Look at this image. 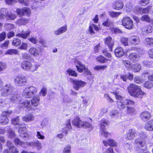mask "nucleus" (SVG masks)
<instances>
[{"mask_svg":"<svg viewBox=\"0 0 153 153\" xmlns=\"http://www.w3.org/2000/svg\"><path fill=\"white\" fill-rule=\"evenodd\" d=\"M40 98L39 95L34 97L30 101L26 100L22 103L19 104V106L24 107L29 111H35L37 109V106L39 103Z\"/></svg>","mask_w":153,"mask_h":153,"instance_id":"1","label":"nucleus"},{"mask_svg":"<svg viewBox=\"0 0 153 153\" xmlns=\"http://www.w3.org/2000/svg\"><path fill=\"white\" fill-rule=\"evenodd\" d=\"M139 137L137 138L135 142L138 146L137 149L138 152L141 153H149L147 150L146 139L148 138L147 134L142 132L139 134Z\"/></svg>","mask_w":153,"mask_h":153,"instance_id":"2","label":"nucleus"},{"mask_svg":"<svg viewBox=\"0 0 153 153\" xmlns=\"http://www.w3.org/2000/svg\"><path fill=\"white\" fill-rule=\"evenodd\" d=\"M111 92L115 95V97L117 100V104L118 108L120 110L125 109L126 107V105H132L134 104V102L133 101L128 99H125L117 91Z\"/></svg>","mask_w":153,"mask_h":153,"instance_id":"3","label":"nucleus"},{"mask_svg":"<svg viewBox=\"0 0 153 153\" xmlns=\"http://www.w3.org/2000/svg\"><path fill=\"white\" fill-rule=\"evenodd\" d=\"M128 88L130 94L135 97H141L145 94V93L142 91L140 86L135 84H130Z\"/></svg>","mask_w":153,"mask_h":153,"instance_id":"4","label":"nucleus"},{"mask_svg":"<svg viewBox=\"0 0 153 153\" xmlns=\"http://www.w3.org/2000/svg\"><path fill=\"white\" fill-rule=\"evenodd\" d=\"M21 67L25 71L34 72L38 69L39 66L36 65H33L30 62L25 61L21 63Z\"/></svg>","mask_w":153,"mask_h":153,"instance_id":"5","label":"nucleus"},{"mask_svg":"<svg viewBox=\"0 0 153 153\" xmlns=\"http://www.w3.org/2000/svg\"><path fill=\"white\" fill-rule=\"evenodd\" d=\"M75 63L76 65L77 71L80 73L84 71V74L85 76L91 75V73L90 71L88 70L85 66L82 64L79 61L76 60L75 61Z\"/></svg>","mask_w":153,"mask_h":153,"instance_id":"6","label":"nucleus"},{"mask_svg":"<svg viewBox=\"0 0 153 153\" xmlns=\"http://www.w3.org/2000/svg\"><path fill=\"white\" fill-rule=\"evenodd\" d=\"M37 92V89L33 86H30L26 88L24 90L23 95L27 98H32Z\"/></svg>","mask_w":153,"mask_h":153,"instance_id":"7","label":"nucleus"},{"mask_svg":"<svg viewBox=\"0 0 153 153\" xmlns=\"http://www.w3.org/2000/svg\"><path fill=\"white\" fill-rule=\"evenodd\" d=\"M13 90V87L10 84L5 85L1 91V95L3 97H7L12 94Z\"/></svg>","mask_w":153,"mask_h":153,"instance_id":"8","label":"nucleus"},{"mask_svg":"<svg viewBox=\"0 0 153 153\" xmlns=\"http://www.w3.org/2000/svg\"><path fill=\"white\" fill-rule=\"evenodd\" d=\"M27 81V78L23 75L17 76L14 77V82L15 84L19 86L25 85Z\"/></svg>","mask_w":153,"mask_h":153,"instance_id":"9","label":"nucleus"},{"mask_svg":"<svg viewBox=\"0 0 153 153\" xmlns=\"http://www.w3.org/2000/svg\"><path fill=\"white\" fill-rule=\"evenodd\" d=\"M122 25L126 28L131 29L133 28V21L128 17H126L123 18L122 20Z\"/></svg>","mask_w":153,"mask_h":153,"instance_id":"10","label":"nucleus"},{"mask_svg":"<svg viewBox=\"0 0 153 153\" xmlns=\"http://www.w3.org/2000/svg\"><path fill=\"white\" fill-rule=\"evenodd\" d=\"M16 12L17 14L20 16H29L31 13V10L28 7H25L22 9H17Z\"/></svg>","mask_w":153,"mask_h":153,"instance_id":"11","label":"nucleus"},{"mask_svg":"<svg viewBox=\"0 0 153 153\" xmlns=\"http://www.w3.org/2000/svg\"><path fill=\"white\" fill-rule=\"evenodd\" d=\"M71 82L73 84V87L76 90H78L81 87H84L86 83L81 80H74L72 79Z\"/></svg>","mask_w":153,"mask_h":153,"instance_id":"12","label":"nucleus"},{"mask_svg":"<svg viewBox=\"0 0 153 153\" xmlns=\"http://www.w3.org/2000/svg\"><path fill=\"white\" fill-rule=\"evenodd\" d=\"M136 134V132L134 130L129 129L125 135L126 140H131L134 138Z\"/></svg>","mask_w":153,"mask_h":153,"instance_id":"13","label":"nucleus"},{"mask_svg":"<svg viewBox=\"0 0 153 153\" xmlns=\"http://www.w3.org/2000/svg\"><path fill=\"white\" fill-rule=\"evenodd\" d=\"M140 41L139 37L137 36H131L129 38V41L133 45H136L139 44Z\"/></svg>","mask_w":153,"mask_h":153,"instance_id":"14","label":"nucleus"},{"mask_svg":"<svg viewBox=\"0 0 153 153\" xmlns=\"http://www.w3.org/2000/svg\"><path fill=\"white\" fill-rule=\"evenodd\" d=\"M31 33V31L28 30L27 31H23L22 33H18L16 35V36L18 37H21L22 38L25 39L29 37Z\"/></svg>","mask_w":153,"mask_h":153,"instance_id":"15","label":"nucleus"},{"mask_svg":"<svg viewBox=\"0 0 153 153\" xmlns=\"http://www.w3.org/2000/svg\"><path fill=\"white\" fill-rule=\"evenodd\" d=\"M105 41V44L107 45L109 48L110 50L112 51V48L114 44V41L112 38L108 36L105 38L104 39Z\"/></svg>","mask_w":153,"mask_h":153,"instance_id":"16","label":"nucleus"},{"mask_svg":"<svg viewBox=\"0 0 153 153\" xmlns=\"http://www.w3.org/2000/svg\"><path fill=\"white\" fill-rule=\"evenodd\" d=\"M29 53L34 57L38 56L39 54V51L35 47H32L29 50Z\"/></svg>","mask_w":153,"mask_h":153,"instance_id":"17","label":"nucleus"},{"mask_svg":"<svg viewBox=\"0 0 153 153\" xmlns=\"http://www.w3.org/2000/svg\"><path fill=\"white\" fill-rule=\"evenodd\" d=\"M123 6V3L120 1L118 0L114 2L113 7L115 9L120 10L121 9Z\"/></svg>","mask_w":153,"mask_h":153,"instance_id":"18","label":"nucleus"},{"mask_svg":"<svg viewBox=\"0 0 153 153\" xmlns=\"http://www.w3.org/2000/svg\"><path fill=\"white\" fill-rule=\"evenodd\" d=\"M35 117L32 114H27L22 117V120L25 122H31L34 120Z\"/></svg>","mask_w":153,"mask_h":153,"instance_id":"19","label":"nucleus"},{"mask_svg":"<svg viewBox=\"0 0 153 153\" xmlns=\"http://www.w3.org/2000/svg\"><path fill=\"white\" fill-rule=\"evenodd\" d=\"M142 30L143 34L146 35L152 32V27L150 25L146 26L142 29Z\"/></svg>","mask_w":153,"mask_h":153,"instance_id":"20","label":"nucleus"},{"mask_svg":"<svg viewBox=\"0 0 153 153\" xmlns=\"http://www.w3.org/2000/svg\"><path fill=\"white\" fill-rule=\"evenodd\" d=\"M129 59L133 62H135L139 59L140 56L138 54L135 53H131L128 56Z\"/></svg>","mask_w":153,"mask_h":153,"instance_id":"21","label":"nucleus"},{"mask_svg":"<svg viewBox=\"0 0 153 153\" xmlns=\"http://www.w3.org/2000/svg\"><path fill=\"white\" fill-rule=\"evenodd\" d=\"M71 128L70 120L69 119L67 120L66 122L65 127L62 130V132L63 133L66 134L68 133V131Z\"/></svg>","mask_w":153,"mask_h":153,"instance_id":"22","label":"nucleus"},{"mask_svg":"<svg viewBox=\"0 0 153 153\" xmlns=\"http://www.w3.org/2000/svg\"><path fill=\"white\" fill-rule=\"evenodd\" d=\"M27 144L28 145L33 148L36 147L38 150H40L41 148V143L38 141L35 142L27 143Z\"/></svg>","mask_w":153,"mask_h":153,"instance_id":"23","label":"nucleus"},{"mask_svg":"<svg viewBox=\"0 0 153 153\" xmlns=\"http://www.w3.org/2000/svg\"><path fill=\"white\" fill-rule=\"evenodd\" d=\"M82 121L78 117H76L72 121V123L73 125L77 128L81 127Z\"/></svg>","mask_w":153,"mask_h":153,"instance_id":"24","label":"nucleus"},{"mask_svg":"<svg viewBox=\"0 0 153 153\" xmlns=\"http://www.w3.org/2000/svg\"><path fill=\"white\" fill-rule=\"evenodd\" d=\"M140 117L143 120L146 121L150 118L151 114L148 112L146 111H144L141 113Z\"/></svg>","mask_w":153,"mask_h":153,"instance_id":"25","label":"nucleus"},{"mask_svg":"<svg viewBox=\"0 0 153 153\" xmlns=\"http://www.w3.org/2000/svg\"><path fill=\"white\" fill-rule=\"evenodd\" d=\"M145 128L149 131H153V120H150L147 122L145 125Z\"/></svg>","mask_w":153,"mask_h":153,"instance_id":"26","label":"nucleus"},{"mask_svg":"<svg viewBox=\"0 0 153 153\" xmlns=\"http://www.w3.org/2000/svg\"><path fill=\"white\" fill-rule=\"evenodd\" d=\"M67 26L66 25H65L62 26L57 30L54 32V34L56 35H59L65 32L67 30Z\"/></svg>","mask_w":153,"mask_h":153,"instance_id":"27","label":"nucleus"},{"mask_svg":"<svg viewBox=\"0 0 153 153\" xmlns=\"http://www.w3.org/2000/svg\"><path fill=\"white\" fill-rule=\"evenodd\" d=\"M115 54L118 57H121L124 54V52L121 48H117L115 51Z\"/></svg>","mask_w":153,"mask_h":153,"instance_id":"28","label":"nucleus"},{"mask_svg":"<svg viewBox=\"0 0 153 153\" xmlns=\"http://www.w3.org/2000/svg\"><path fill=\"white\" fill-rule=\"evenodd\" d=\"M109 124L108 122L105 119H102L100 122V128L101 131H105V125L106 126L108 125Z\"/></svg>","mask_w":153,"mask_h":153,"instance_id":"29","label":"nucleus"},{"mask_svg":"<svg viewBox=\"0 0 153 153\" xmlns=\"http://www.w3.org/2000/svg\"><path fill=\"white\" fill-rule=\"evenodd\" d=\"M131 70L133 71L137 72L140 71L141 68V66L140 64L138 63L133 64L132 63L131 67Z\"/></svg>","mask_w":153,"mask_h":153,"instance_id":"30","label":"nucleus"},{"mask_svg":"<svg viewBox=\"0 0 153 153\" xmlns=\"http://www.w3.org/2000/svg\"><path fill=\"white\" fill-rule=\"evenodd\" d=\"M29 22V20L26 18H22L20 19L16 22V24L19 25H25L28 23Z\"/></svg>","mask_w":153,"mask_h":153,"instance_id":"31","label":"nucleus"},{"mask_svg":"<svg viewBox=\"0 0 153 153\" xmlns=\"http://www.w3.org/2000/svg\"><path fill=\"white\" fill-rule=\"evenodd\" d=\"M94 30L96 31H98L99 30V28L96 25L94 24H92L89 27L90 34H93L95 33Z\"/></svg>","mask_w":153,"mask_h":153,"instance_id":"32","label":"nucleus"},{"mask_svg":"<svg viewBox=\"0 0 153 153\" xmlns=\"http://www.w3.org/2000/svg\"><path fill=\"white\" fill-rule=\"evenodd\" d=\"M20 99L19 95L17 94H12L10 98V101L14 102L19 101Z\"/></svg>","mask_w":153,"mask_h":153,"instance_id":"33","label":"nucleus"},{"mask_svg":"<svg viewBox=\"0 0 153 153\" xmlns=\"http://www.w3.org/2000/svg\"><path fill=\"white\" fill-rule=\"evenodd\" d=\"M8 11L5 9H0V19H3L5 18L8 14Z\"/></svg>","mask_w":153,"mask_h":153,"instance_id":"34","label":"nucleus"},{"mask_svg":"<svg viewBox=\"0 0 153 153\" xmlns=\"http://www.w3.org/2000/svg\"><path fill=\"white\" fill-rule=\"evenodd\" d=\"M81 127L83 128H88L89 131H91L93 130L92 125L89 123L85 121H82Z\"/></svg>","mask_w":153,"mask_h":153,"instance_id":"35","label":"nucleus"},{"mask_svg":"<svg viewBox=\"0 0 153 153\" xmlns=\"http://www.w3.org/2000/svg\"><path fill=\"white\" fill-rule=\"evenodd\" d=\"M122 63L125 65L128 69L129 71L131 70L132 63H131L129 61L127 60L123 61Z\"/></svg>","mask_w":153,"mask_h":153,"instance_id":"36","label":"nucleus"},{"mask_svg":"<svg viewBox=\"0 0 153 153\" xmlns=\"http://www.w3.org/2000/svg\"><path fill=\"white\" fill-rule=\"evenodd\" d=\"M21 43V40L19 38H16L13 39L12 42V45L15 46H18Z\"/></svg>","mask_w":153,"mask_h":153,"instance_id":"37","label":"nucleus"},{"mask_svg":"<svg viewBox=\"0 0 153 153\" xmlns=\"http://www.w3.org/2000/svg\"><path fill=\"white\" fill-rule=\"evenodd\" d=\"M14 143L16 146H21L25 147V143L21 141L17 137L14 140Z\"/></svg>","mask_w":153,"mask_h":153,"instance_id":"38","label":"nucleus"},{"mask_svg":"<svg viewBox=\"0 0 153 153\" xmlns=\"http://www.w3.org/2000/svg\"><path fill=\"white\" fill-rule=\"evenodd\" d=\"M8 131V137L10 138H13L16 136L14 131L11 128H8L7 129Z\"/></svg>","mask_w":153,"mask_h":153,"instance_id":"39","label":"nucleus"},{"mask_svg":"<svg viewBox=\"0 0 153 153\" xmlns=\"http://www.w3.org/2000/svg\"><path fill=\"white\" fill-rule=\"evenodd\" d=\"M97 61L100 63H105L107 61L108 59L102 56H100L96 58Z\"/></svg>","mask_w":153,"mask_h":153,"instance_id":"40","label":"nucleus"},{"mask_svg":"<svg viewBox=\"0 0 153 153\" xmlns=\"http://www.w3.org/2000/svg\"><path fill=\"white\" fill-rule=\"evenodd\" d=\"M9 122V120L7 118H6L2 115L0 117V123L3 125H6Z\"/></svg>","mask_w":153,"mask_h":153,"instance_id":"41","label":"nucleus"},{"mask_svg":"<svg viewBox=\"0 0 153 153\" xmlns=\"http://www.w3.org/2000/svg\"><path fill=\"white\" fill-rule=\"evenodd\" d=\"M66 72L68 74L72 76L76 77L77 75V73L71 68L68 69Z\"/></svg>","mask_w":153,"mask_h":153,"instance_id":"42","label":"nucleus"},{"mask_svg":"<svg viewBox=\"0 0 153 153\" xmlns=\"http://www.w3.org/2000/svg\"><path fill=\"white\" fill-rule=\"evenodd\" d=\"M119 115V113L117 110H112L110 112V116L112 118L117 117Z\"/></svg>","mask_w":153,"mask_h":153,"instance_id":"43","label":"nucleus"},{"mask_svg":"<svg viewBox=\"0 0 153 153\" xmlns=\"http://www.w3.org/2000/svg\"><path fill=\"white\" fill-rule=\"evenodd\" d=\"M109 14L112 18H116L121 13L115 12L114 11H109L108 12Z\"/></svg>","mask_w":153,"mask_h":153,"instance_id":"44","label":"nucleus"},{"mask_svg":"<svg viewBox=\"0 0 153 153\" xmlns=\"http://www.w3.org/2000/svg\"><path fill=\"white\" fill-rule=\"evenodd\" d=\"M13 114V111L11 110H8L7 111H4L2 112L1 115L6 118H8L10 115Z\"/></svg>","mask_w":153,"mask_h":153,"instance_id":"45","label":"nucleus"},{"mask_svg":"<svg viewBox=\"0 0 153 153\" xmlns=\"http://www.w3.org/2000/svg\"><path fill=\"white\" fill-rule=\"evenodd\" d=\"M107 68V66L106 65H97L94 67V69L96 71L104 70Z\"/></svg>","mask_w":153,"mask_h":153,"instance_id":"46","label":"nucleus"},{"mask_svg":"<svg viewBox=\"0 0 153 153\" xmlns=\"http://www.w3.org/2000/svg\"><path fill=\"white\" fill-rule=\"evenodd\" d=\"M71 146L70 145H67L63 149V153H71Z\"/></svg>","mask_w":153,"mask_h":153,"instance_id":"47","label":"nucleus"},{"mask_svg":"<svg viewBox=\"0 0 153 153\" xmlns=\"http://www.w3.org/2000/svg\"><path fill=\"white\" fill-rule=\"evenodd\" d=\"M19 53V51L15 49H11L7 51L6 53V54H9L12 55L13 54H17Z\"/></svg>","mask_w":153,"mask_h":153,"instance_id":"48","label":"nucleus"},{"mask_svg":"<svg viewBox=\"0 0 153 153\" xmlns=\"http://www.w3.org/2000/svg\"><path fill=\"white\" fill-rule=\"evenodd\" d=\"M145 43L151 46L153 45V39L152 38H147L145 39Z\"/></svg>","mask_w":153,"mask_h":153,"instance_id":"49","label":"nucleus"},{"mask_svg":"<svg viewBox=\"0 0 153 153\" xmlns=\"http://www.w3.org/2000/svg\"><path fill=\"white\" fill-rule=\"evenodd\" d=\"M141 19L142 21H144L148 22H151V19L148 15H143L141 18Z\"/></svg>","mask_w":153,"mask_h":153,"instance_id":"50","label":"nucleus"},{"mask_svg":"<svg viewBox=\"0 0 153 153\" xmlns=\"http://www.w3.org/2000/svg\"><path fill=\"white\" fill-rule=\"evenodd\" d=\"M124 109H126L127 111V113L128 114H132L134 113L135 111L134 108L129 107L128 106H126Z\"/></svg>","mask_w":153,"mask_h":153,"instance_id":"51","label":"nucleus"},{"mask_svg":"<svg viewBox=\"0 0 153 153\" xmlns=\"http://www.w3.org/2000/svg\"><path fill=\"white\" fill-rule=\"evenodd\" d=\"M153 86V84L151 81H147L144 84V86L148 89L151 88Z\"/></svg>","mask_w":153,"mask_h":153,"instance_id":"52","label":"nucleus"},{"mask_svg":"<svg viewBox=\"0 0 153 153\" xmlns=\"http://www.w3.org/2000/svg\"><path fill=\"white\" fill-rule=\"evenodd\" d=\"M108 145L111 146L115 147L117 145L116 142L113 139H109L108 140Z\"/></svg>","mask_w":153,"mask_h":153,"instance_id":"53","label":"nucleus"},{"mask_svg":"<svg viewBox=\"0 0 153 153\" xmlns=\"http://www.w3.org/2000/svg\"><path fill=\"white\" fill-rule=\"evenodd\" d=\"M47 88L45 87H43L39 93V94L41 96L45 97L47 94Z\"/></svg>","mask_w":153,"mask_h":153,"instance_id":"54","label":"nucleus"},{"mask_svg":"<svg viewBox=\"0 0 153 153\" xmlns=\"http://www.w3.org/2000/svg\"><path fill=\"white\" fill-rule=\"evenodd\" d=\"M28 40L34 44H36L38 43V40L36 37L31 36L28 38Z\"/></svg>","mask_w":153,"mask_h":153,"instance_id":"55","label":"nucleus"},{"mask_svg":"<svg viewBox=\"0 0 153 153\" xmlns=\"http://www.w3.org/2000/svg\"><path fill=\"white\" fill-rule=\"evenodd\" d=\"M11 122L14 125L19 124V117L17 116L12 118L11 120Z\"/></svg>","mask_w":153,"mask_h":153,"instance_id":"56","label":"nucleus"},{"mask_svg":"<svg viewBox=\"0 0 153 153\" xmlns=\"http://www.w3.org/2000/svg\"><path fill=\"white\" fill-rule=\"evenodd\" d=\"M128 39L124 37H122L120 40L121 43L125 46L128 45Z\"/></svg>","mask_w":153,"mask_h":153,"instance_id":"57","label":"nucleus"},{"mask_svg":"<svg viewBox=\"0 0 153 153\" xmlns=\"http://www.w3.org/2000/svg\"><path fill=\"white\" fill-rule=\"evenodd\" d=\"M7 18L8 19L11 20H14L16 17V14L10 13L7 15Z\"/></svg>","mask_w":153,"mask_h":153,"instance_id":"58","label":"nucleus"},{"mask_svg":"<svg viewBox=\"0 0 153 153\" xmlns=\"http://www.w3.org/2000/svg\"><path fill=\"white\" fill-rule=\"evenodd\" d=\"M134 82L136 83H140L143 82V80L139 76H136L134 79Z\"/></svg>","mask_w":153,"mask_h":153,"instance_id":"59","label":"nucleus"},{"mask_svg":"<svg viewBox=\"0 0 153 153\" xmlns=\"http://www.w3.org/2000/svg\"><path fill=\"white\" fill-rule=\"evenodd\" d=\"M143 63L144 66L148 67H150L152 66L151 65H152L153 62L146 60L143 61Z\"/></svg>","mask_w":153,"mask_h":153,"instance_id":"60","label":"nucleus"},{"mask_svg":"<svg viewBox=\"0 0 153 153\" xmlns=\"http://www.w3.org/2000/svg\"><path fill=\"white\" fill-rule=\"evenodd\" d=\"M139 9L140 13L143 14L148 13L149 10V8H141L139 7Z\"/></svg>","mask_w":153,"mask_h":153,"instance_id":"61","label":"nucleus"},{"mask_svg":"<svg viewBox=\"0 0 153 153\" xmlns=\"http://www.w3.org/2000/svg\"><path fill=\"white\" fill-rule=\"evenodd\" d=\"M20 136L22 139L25 140H27L29 139V136L28 134L23 132V134H20Z\"/></svg>","mask_w":153,"mask_h":153,"instance_id":"62","label":"nucleus"},{"mask_svg":"<svg viewBox=\"0 0 153 153\" xmlns=\"http://www.w3.org/2000/svg\"><path fill=\"white\" fill-rule=\"evenodd\" d=\"M27 47L28 45L27 44L23 42L22 43V45L19 47V48L21 49L26 50L27 48Z\"/></svg>","mask_w":153,"mask_h":153,"instance_id":"63","label":"nucleus"},{"mask_svg":"<svg viewBox=\"0 0 153 153\" xmlns=\"http://www.w3.org/2000/svg\"><path fill=\"white\" fill-rule=\"evenodd\" d=\"M113 24V22L109 20H107L102 23V25H103L108 27L110 25H112Z\"/></svg>","mask_w":153,"mask_h":153,"instance_id":"64","label":"nucleus"}]
</instances>
